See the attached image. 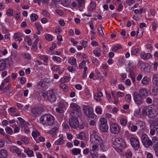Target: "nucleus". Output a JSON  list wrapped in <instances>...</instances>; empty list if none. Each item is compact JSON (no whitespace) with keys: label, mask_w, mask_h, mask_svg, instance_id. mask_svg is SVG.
Wrapping results in <instances>:
<instances>
[{"label":"nucleus","mask_w":158,"mask_h":158,"mask_svg":"<svg viewBox=\"0 0 158 158\" xmlns=\"http://www.w3.org/2000/svg\"><path fill=\"white\" fill-rule=\"evenodd\" d=\"M40 121L44 126H52L54 124L55 118L51 114H45L41 117Z\"/></svg>","instance_id":"nucleus-1"},{"label":"nucleus","mask_w":158,"mask_h":158,"mask_svg":"<svg viewBox=\"0 0 158 158\" xmlns=\"http://www.w3.org/2000/svg\"><path fill=\"white\" fill-rule=\"evenodd\" d=\"M113 148L118 152H121L125 148V143L122 139L117 138L112 141Z\"/></svg>","instance_id":"nucleus-2"},{"label":"nucleus","mask_w":158,"mask_h":158,"mask_svg":"<svg viewBox=\"0 0 158 158\" xmlns=\"http://www.w3.org/2000/svg\"><path fill=\"white\" fill-rule=\"evenodd\" d=\"M141 140L143 145L146 148H148L152 145V141L145 134H143L141 137Z\"/></svg>","instance_id":"nucleus-3"},{"label":"nucleus","mask_w":158,"mask_h":158,"mask_svg":"<svg viewBox=\"0 0 158 158\" xmlns=\"http://www.w3.org/2000/svg\"><path fill=\"white\" fill-rule=\"evenodd\" d=\"M132 95L135 102L137 105H141L143 103V98L139 95L138 92H134Z\"/></svg>","instance_id":"nucleus-4"},{"label":"nucleus","mask_w":158,"mask_h":158,"mask_svg":"<svg viewBox=\"0 0 158 158\" xmlns=\"http://www.w3.org/2000/svg\"><path fill=\"white\" fill-rule=\"evenodd\" d=\"M83 111L85 114L87 116L94 118V114L92 109L86 106H84L83 108Z\"/></svg>","instance_id":"nucleus-5"},{"label":"nucleus","mask_w":158,"mask_h":158,"mask_svg":"<svg viewBox=\"0 0 158 158\" xmlns=\"http://www.w3.org/2000/svg\"><path fill=\"white\" fill-rule=\"evenodd\" d=\"M69 124L72 128H77L79 126V122L78 119L74 117L71 118L69 119Z\"/></svg>","instance_id":"nucleus-6"},{"label":"nucleus","mask_w":158,"mask_h":158,"mask_svg":"<svg viewBox=\"0 0 158 158\" xmlns=\"http://www.w3.org/2000/svg\"><path fill=\"white\" fill-rule=\"evenodd\" d=\"M130 140L131 146L135 149L137 150L139 148V142L137 139L135 137H131Z\"/></svg>","instance_id":"nucleus-7"},{"label":"nucleus","mask_w":158,"mask_h":158,"mask_svg":"<svg viewBox=\"0 0 158 158\" xmlns=\"http://www.w3.org/2000/svg\"><path fill=\"white\" fill-rule=\"evenodd\" d=\"M110 132L113 134H118L120 132V127L118 124L113 123L110 126Z\"/></svg>","instance_id":"nucleus-8"},{"label":"nucleus","mask_w":158,"mask_h":158,"mask_svg":"<svg viewBox=\"0 0 158 158\" xmlns=\"http://www.w3.org/2000/svg\"><path fill=\"white\" fill-rule=\"evenodd\" d=\"M70 108L72 109L74 111V113H75L77 115H80L81 108L77 104L72 103L70 104Z\"/></svg>","instance_id":"nucleus-9"},{"label":"nucleus","mask_w":158,"mask_h":158,"mask_svg":"<svg viewBox=\"0 0 158 158\" xmlns=\"http://www.w3.org/2000/svg\"><path fill=\"white\" fill-rule=\"evenodd\" d=\"M48 99L52 102H54L56 101V98L53 90L48 91Z\"/></svg>","instance_id":"nucleus-10"},{"label":"nucleus","mask_w":158,"mask_h":158,"mask_svg":"<svg viewBox=\"0 0 158 158\" xmlns=\"http://www.w3.org/2000/svg\"><path fill=\"white\" fill-rule=\"evenodd\" d=\"M43 109L40 107H36L32 108L31 112L35 116H37L41 114L43 112Z\"/></svg>","instance_id":"nucleus-11"},{"label":"nucleus","mask_w":158,"mask_h":158,"mask_svg":"<svg viewBox=\"0 0 158 158\" xmlns=\"http://www.w3.org/2000/svg\"><path fill=\"white\" fill-rule=\"evenodd\" d=\"M10 151L12 153H15L17 154L18 156H19L21 155V152L19 148L17 146H12L10 148Z\"/></svg>","instance_id":"nucleus-12"},{"label":"nucleus","mask_w":158,"mask_h":158,"mask_svg":"<svg viewBox=\"0 0 158 158\" xmlns=\"http://www.w3.org/2000/svg\"><path fill=\"white\" fill-rule=\"evenodd\" d=\"M11 60V59L8 58L5 60H0V71H2L5 69L6 67V61Z\"/></svg>","instance_id":"nucleus-13"},{"label":"nucleus","mask_w":158,"mask_h":158,"mask_svg":"<svg viewBox=\"0 0 158 158\" xmlns=\"http://www.w3.org/2000/svg\"><path fill=\"white\" fill-rule=\"evenodd\" d=\"M150 116L151 118L156 117L158 114V108L156 107H155L152 108L151 107H150Z\"/></svg>","instance_id":"nucleus-14"},{"label":"nucleus","mask_w":158,"mask_h":158,"mask_svg":"<svg viewBox=\"0 0 158 158\" xmlns=\"http://www.w3.org/2000/svg\"><path fill=\"white\" fill-rule=\"evenodd\" d=\"M139 95L143 98H145L148 95V92L146 89L143 88L140 89L139 92Z\"/></svg>","instance_id":"nucleus-15"},{"label":"nucleus","mask_w":158,"mask_h":158,"mask_svg":"<svg viewBox=\"0 0 158 158\" xmlns=\"http://www.w3.org/2000/svg\"><path fill=\"white\" fill-rule=\"evenodd\" d=\"M152 144H153L154 150L158 149V138L156 136H153L152 138Z\"/></svg>","instance_id":"nucleus-16"},{"label":"nucleus","mask_w":158,"mask_h":158,"mask_svg":"<svg viewBox=\"0 0 158 158\" xmlns=\"http://www.w3.org/2000/svg\"><path fill=\"white\" fill-rule=\"evenodd\" d=\"M23 36V33L21 32H18L14 34L13 35L14 38L15 39H17L19 41L22 40L21 37Z\"/></svg>","instance_id":"nucleus-17"},{"label":"nucleus","mask_w":158,"mask_h":158,"mask_svg":"<svg viewBox=\"0 0 158 158\" xmlns=\"http://www.w3.org/2000/svg\"><path fill=\"white\" fill-rule=\"evenodd\" d=\"M140 68L141 71L145 72L147 71L148 69H149L148 65L144 63H140Z\"/></svg>","instance_id":"nucleus-18"},{"label":"nucleus","mask_w":158,"mask_h":158,"mask_svg":"<svg viewBox=\"0 0 158 158\" xmlns=\"http://www.w3.org/2000/svg\"><path fill=\"white\" fill-rule=\"evenodd\" d=\"M150 107H145L143 108L142 110V115L143 116H146L148 115V113L150 115Z\"/></svg>","instance_id":"nucleus-19"},{"label":"nucleus","mask_w":158,"mask_h":158,"mask_svg":"<svg viewBox=\"0 0 158 158\" xmlns=\"http://www.w3.org/2000/svg\"><path fill=\"white\" fill-rule=\"evenodd\" d=\"M140 57L142 59L146 60L152 58V56L150 53L146 54L144 52H142L140 54Z\"/></svg>","instance_id":"nucleus-20"},{"label":"nucleus","mask_w":158,"mask_h":158,"mask_svg":"<svg viewBox=\"0 0 158 158\" xmlns=\"http://www.w3.org/2000/svg\"><path fill=\"white\" fill-rule=\"evenodd\" d=\"M103 94L102 93L99 91L97 94L94 95V98L96 101L100 102L102 100Z\"/></svg>","instance_id":"nucleus-21"},{"label":"nucleus","mask_w":158,"mask_h":158,"mask_svg":"<svg viewBox=\"0 0 158 158\" xmlns=\"http://www.w3.org/2000/svg\"><path fill=\"white\" fill-rule=\"evenodd\" d=\"M69 63L74 67H77V64L76 63V60L75 58L73 57H70L68 60Z\"/></svg>","instance_id":"nucleus-22"},{"label":"nucleus","mask_w":158,"mask_h":158,"mask_svg":"<svg viewBox=\"0 0 158 158\" xmlns=\"http://www.w3.org/2000/svg\"><path fill=\"white\" fill-rule=\"evenodd\" d=\"M111 94L114 99V103L115 104H118L119 100L118 98L116 96L117 93L116 94L115 91H111Z\"/></svg>","instance_id":"nucleus-23"},{"label":"nucleus","mask_w":158,"mask_h":158,"mask_svg":"<svg viewBox=\"0 0 158 158\" xmlns=\"http://www.w3.org/2000/svg\"><path fill=\"white\" fill-rule=\"evenodd\" d=\"M70 151L72 152V154L74 156L79 155L81 153V150L78 148H73L71 150H70Z\"/></svg>","instance_id":"nucleus-24"},{"label":"nucleus","mask_w":158,"mask_h":158,"mask_svg":"<svg viewBox=\"0 0 158 158\" xmlns=\"http://www.w3.org/2000/svg\"><path fill=\"white\" fill-rule=\"evenodd\" d=\"M108 128L109 127L107 125H100V130L103 132H105L107 131L108 130Z\"/></svg>","instance_id":"nucleus-25"},{"label":"nucleus","mask_w":158,"mask_h":158,"mask_svg":"<svg viewBox=\"0 0 158 158\" xmlns=\"http://www.w3.org/2000/svg\"><path fill=\"white\" fill-rule=\"evenodd\" d=\"M60 138H59L55 142V144L56 145H62L64 143V141L61 138L63 136L61 135H60Z\"/></svg>","instance_id":"nucleus-26"},{"label":"nucleus","mask_w":158,"mask_h":158,"mask_svg":"<svg viewBox=\"0 0 158 158\" xmlns=\"http://www.w3.org/2000/svg\"><path fill=\"white\" fill-rule=\"evenodd\" d=\"M70 80V78L68 76H64L62 77L59 80L60 82L66 83L69 82Z\"/></svg>","instance_id":"nucleus-27"},{"label":"nucleus","mask_w":158,"mask_h":158,"mask_svg":"<svg viewBox=\"0 0 158 158\" xmlns=\"http://www.w3.org/2000/svg\"><path fill=\"white\" fill-rule=\"evenodd\" d=\"M152 81L154 85L158 87V75L154 74L152 77Z\"/></svg>","instance_id":"nucleus-28"},{"label":"nucleus","mask_w":158,"mask_h":158,"mask_svg":"<svg viewBox=\"0 0 158 158\" xmlns=\"http://www.w3.org/2000/svg\"><path fill=\"white\" fill-rule=\"evenodd\" d=\"M7 154L6 150L2 149L0 151V158H6Z\"/></svg>","instance_id":"nucleus-29"},{"label":"nucleus","mask_w":158,"mask_h":158,"mask_svg":"<svg viewBox=\"0 0 158 158\" xmlns=\"http://www.w3.org/2000/svg\"><path fill=\"white\" fill-rule=\"evenodd\" d=\"M99 145L100 148L103 152H106L107 150L108 146L104 141Z\"/></svg>","instance_id":"nucleus-30"},{"label":"nucleus","mask_w":158,"mask_h":158,"mask_svg":"<svg viewBox=\"0 0 158 158\" xmlns=\"http://www.w3.org/2000/svg\"><path fill=\"white\" fill-rule=\"evenodd\" d=\"M48 84V83L44 80L40 81L38 83L39 85L43 88H45L47 86Z\"/></svg>","instance_id":"nucleus-31"},{"label":"nucleus","mask_w":158,"mask_h":158,"mask_svg":"<svg viewBox=\"0 0 158 158\" xmlns=\"http://www.w3.org/2000/svg\"><path fill=\"white\" fill-rule=\"evenodd\" d=\"M39 58L43 60L44 63H47L48 61V56L45 55H40L39 56Z\"/></svg>","instance_id":"nucleus-32"},{"label":"nucleus","mask_w":158,"mask_h":158,"mask_svg":"<svg viewBox=\"0 0 158 158\" xmlns=\"http://www.w3.org/2000/svg\"><path fill=\"white\" fill-rule=\"evenodd\" d=\"M24 152L26 153L29 157H32L34 156L33 151L30 149L25 150L24 151Z\"/></svg>","instance_id":"nucleus-33"},{"label":"nucleus","mask_w":158,"mask_h":158,"mask_svg":"<svg viewBox=\"0 0 158 158\" xmlns=\"http://www.w3.org/2000/svg\"><path fill=\"white\" fill-rule=\"evenodd\" d=\"M30 19L31 21L34 22L38 20V16L35 13H32L30 15Z\"/></svg>","instance_id":"nucleus-34"},{"label":"nucleus","mask_w":158,"mask_h":158,"mask_svg":"<svg viewBox=\"0 0 158 158\" xmlns=\"http://www.w3.org/2000/svg\"><path fill=\"white\" fill-rule=\"evenodd\" d=\"M99 136L98 135H90V141L91 143H94V142H95Z\"/></svg>","instance_id":"nucleus-35"},{"label":"nucleus","mask_w":158,"mask_h":158,"mask_svg":"<svg viewBox=\"0 0 158 158\" xmlns=\"http://www.w3.org/2000/svg\"><path fill=\"white\" fill-rule=\"evenodd\" d=\"M21 140L22 141H23L25 144H28L29 142L30 139L26 136H22L21 138Z\"/></svg>","instance_id":"nucleus-36"},{"label":"nucleus","mask_w":158,"mask_h":158,"mask_svg":"<svg viewBox=\"0 0 158 158\" xmlns=\"http://www.w3.org/2000/svg\"><path fill=\"white\" fill-rule=\"evenodd\" d=\"M100 125H107V120L106 118H101L99 119Z\"/></svg>","instance_id":"nucleus-37"},{"label":"nucleus","mask_w":158,"mask_h":158,"mask_svg":"<svg viewBox=\"0 0 158 158\" xmlns=\"http://www.w3.org/2000/svg\"><path fill=\"white\" fill-rule=\"evenodd\" d=\"M141 110L139 108L136 109L134 111L133 115L136 117H139L140 116Z\"/></svg>","instance_id":"nucleus-38"},{"label":"nucleus","mask_w":158,"mask_h":158,"mask_svg":"<svg viewBox=\"0 0 158 158\" xmlns=\"http://www.w3.org/2000/svg\"><path fill=\"white\" fill-rule=\"evenodd\" d=\"M149 79L147 77H144L141 81V83L144 85H146L148 83Z\"/></svg>","instance_id":"nucleus-39"},{"label":"nucleus","mask_w":158,"mask_h":158,"mask_svg":"<svg viewBox=\"0 0 158 158\" xmlns=\"http://www.w3.org/2000/svg\"><path fill=\"white\" fill-rule=\"evenodd\" d=\"M103 142V141L102 138L100 136H99L95 142H94V143H95L96 144H97L99 145Z\"/></svg>","instance_id":"nucleus-40"},{"label":"nucleus","mask_w":158,"mask_h":158,"mask_svg":"<svg viewBox=\"0 0 158 158\" xmlns=\"http://www.w3.org/2000/svg\"><path fill=\"white\" fill-rule=\"evenodd\" d=\"M23 57L25 59H26L28 60H29L31 59V56L27 52H24L23 53Z\"/></svg>","instance_id":"nucleus-41"},{"label":"nucleus","mask_w":158,"mask_h":158,"mask_svg":"<svg viewBox=\"0 0 158 158\" xmlns=\"http://www.w3.org/2000/svg\"><path fill=\"white\" fill-rule=\"evenodd\" d=\"M120 122L121 125L124 126L127 124V119L123 118H121Z\"/></svg>","instance_id":"nucleus-42"},{"label":"nucleus","mask_w":158,"mask_h":158,"mask_svg":"<svg viewBox=\"0 0 158 158\" xmlns=\"http://www.w3.org/2000/svg\"><path fill=\"white\" fill-rule=\"evenodd\" d=\"M60 86L64 91L67 92L68 90V87L64 83H61L60 85Z\"/></svg>","instance_id":"nucleus-43"},{"label":"nucleus","mask_w":158,"mask_h":158,"mask_svg":"<svg viewBox=\"0 0 158 158\" xmlns=\"http://www.w3.org/2000/svg\"><path fill=\"white\" fill-rule=\"evenodd\" d=\"M57 130V127H53L51 130L48 131V132L51 135H54L56 134Z\"/></svg>","instance_id":"nucleus-44"},{"label":"nucleus","mask_w":158,"mask_h":158,"mask_svg":"<svg viewBox=\"0 0 158 158\" xmlns=\"http://www.w3.org/2000/svg\"><path fill=\"white\" fill-rule=\"evenodd\" d=\"M96 6L95 2L94 1H91L90 4L89 9L92 10L95 8Z\"/></svg>","instance_id":"nucleus-45"},{"label":"nucleus","mask_w":158,"mask_h":158,"mask_svg":"<svg viewBox=\"0 0 158 158\" xmlns=\"http://www.w3.org/2000/svg\"><path fill=\"white\" fill-rule=\"evenodd\" d=\"M131 96L130 94H127L125 98L126 102L128 103H130L131 100Z\"/></svg>","instance_id":"nucleus-46"},{"label":"nucleus","mask_w":158,"mask_h":158,"mask_svg":"<svg viewBox=\"0 0 158 158\" xmlns=\"http://www.w3.org/2000/svg\"><path fill=\"white\" fill-rule=\"evenodd\" d=\"M5 130L6 132L10 135H12L13 133L12 129L10 127H7L5 128Z\"/></svg>","instance_id":"nucleus-47"},{"label":"nucleus","mask_w":158,"mask_h":158,"mask_svg":"<svg viewBox=\"0 0 158 158\" xmlns=\"http://www.w3.org/2000/svg\"><path fill=\"white\" fill-rule=\"evenodd\" d=\"M52 59L54 61L59 63H60L61 61V58L58 56H54L52 57Z\"/></svg>","instance_id":"nucleus-48"},{"label":"nucleus","mask_w":158,"mask_h":158,"mask_svg":"<svg viewBox=\"0 0 158 158\" xmlns=\"http://www.w3.org/2000/svg\"><path fill=\"white\" fill-rule=\"evenodd\" d=\"M45 37L46 40L49 41H52L53 38L52 35L48 34H45Z\"/></svg>","instance_id":"nucleus-49"},{"label":"nucleus","mask_w":158,"mask_h":158,"mask_svg":"<svg viewBox=\"0 0 158 158\" xmlns=\"http://www.w3.org/2000/svg\"><path fill=\"white\" fill-rule=\"evenodd\" d=\"M6 14L8 16H11L13 15V11L12 9L9 8V9L6 11Z\"/></svg>","instance_id":"nucleus-50"},{"label":"nucleus","mask_w":158,"mask_h":158,"mask_svg":"<svg viewBox=\"0 0 158 158\" xmlns=\"http://www.w3.org/2000/svg\"><path fill=\"white\" fill-rule=\"evenodd\" d=\"M85 134L83 132H81L77 135V138L81 140L83 139L84 137Z\"/></svg>","instance_id":"nucleus-51"},{"label":"nucleus","mask_w":158,"mask_h":158,"mask_svg":"<svg viewBox=\"0 0 158 158\" xmlns=\"http://www.w3.org/2000/svg\"><path fill=\"white\" fill-rule=\"evenodd\" d=\"M80 7H83L85 4V0H76Z\"/></svg>","instance_id":"nucleus-52"},{"label":"nucleus","mask_w":158,"mask_h":158,"mask_svg":"<svg viewBox=\"0 0 158 158\" xmlns=\"http://www.w3.org/2000/svg\"><path fill=\"white\" fill-rule=\"evenodd\" d=\"M139 48H136L133 49L131 52V54L133 55H136L139 52Z\"/></svg>","instance_id":"nucleus-53"},{"label":"nucleus","mask_w":158,"mask_h":158,"mask_svg":"<svg viewBox=\"0 0 158 158\" xmlns=\"http://www.w3.org/2000/svg\"><path fill=\"white\" fill-rule=\"evenodd\" d=\"M35 25L37 30H42L43 27L39 23L36 22L35 23Z\"/></svg>","instance_id":"nucleus-54"},{"label":"nucleus","mask_w":158,"mask_h":158,"mask_svg":"<svg viewBox=\"0 0 158 158\" xmlns=\"http://www.w3.org/2000/svg\"><path fill=\"white\" fill-rule=\"evenodd\" d=\"M24 40L26 42H27L29 46H31V39L28 37H26L24 39Z\"/></svg>","instance_id":"nucleus-55"},{"label":"nucleus","mask_w":158,"mask_h":158,"mask_svg":"<svg viewBox=\"0 0 158 158\" xmlns=\"http://www.w3.org/2000/svg\"><path fill=\"white\" fill-rule=\"evenodd\" d=\"M130 77L132 80L133 83L135 81V75L134 72H131L130 73Z\"/></svg>","instance_id":"nucleus-56"},{"label":"nucleus","mask_w":158,"mask_h":158,"mask_svg":"<svg viewBox=\"0 0 158 158\" xmlns=\"http://www.w3.org/2000/svg\"><path fill=\"white\" fill-rule=\"evenodd\" d=\"M95 111L97 114H101L102 113V109L100 107L98 106L96 108Z\"/></svg>","instance_id":"nucleus-57"},{"label":"nucleus","mask_w":158,"mask_h":158,"mask_svg":"<svg viewBox=\"0 0 158 158\" xmlns=\"http://www.w3.org/2000/svg\"><path fill=\"white\" fill-rule=\"evenodd\" d=\"M51 70L53 71H56L57 72H58L60 70V69L58 65H55L51 68Z\"/></svg>","instance_id":"nucleus-58"},{"label":"nucleus","mask_w":158,"mask_h":158,"mask_svg":"<svg viewBox=\"0 0 158 158\" xmlns=\"http://www.w3.org/2000/svg\"><path fill=\"white\" fill-rule=\"evenodd\" d=\"M90 153L93 158H97L98 155L96 152H95L92 151H90Z\"/></svg>","instance_id":"nucleus-59"},{"label":"nucleus","mask_w":158,"mask_h":158,"mask_svg":"<svg viewBox=\"0 0 158 158\" xmlns=\"http://www.w3.org/2000/svg\"><path fill=\"white\" fill-rule=\"evenodd\" d=\"M121 46L120 45H117L114 46L112 48V51L114 52H115L118 49L121 48Z\"/></svg>","instance_id":"nucleus-60"},{"label":"nucleus","mask_w":158,"mask_h":158,"mask_svg":"<svg viewBox=\"0 0 158 158\" xmlns=\"http://www.w3.org/2000/svg\"><path fill=\"white\" fill-rule=\"evenodd\" d=\"M94 54L96 56L98 57L101 55L100 51L99 50H94L93 51Z\"/></svg>","instance_id":"nucleus-61"},{"label":"nucleus","mask_w":158,"mask_h":158,"mask_svg":"<svg viewBox=\"0 0 158 158\" xmlns=\"http://www.w3.org/2000/svg\"><path fill=\"white\" fill-rule=\"evenodd\" d=\"M98 30L99 35L102 36L104 35V33L103 31L102 28L100 26H98Z\"/></svg>","instance_id":"nucleus-62"},{"label":"nucleus","mask_w":158,"mask_h":158,"mask_svg":"<svg viewBox=\"0 0 158 158\" xmlns=\"http://www.w3.org/2000/svg\"><path fill=\"white\" fill-rule=\"evenodd\" d=\"M39 135V132L37 131H34L32 133V135L34 138H35Z\"/></svg>","instance_id":"nucleus-63"},{"label":"nucleus","mask_w":158,"mask_h":158,"mask_svg":"<svg viewBox=\"0 0 158 158\" xmlns=\"http://www.w3.org/2000/svg\"><path fill=\"white\" fill-rule=\"evenodd\" d=\"M132 156V153L130 151L127 152L125 154V156L126 158H131Z\"/></svg>","instance_id":"nucleus-64"}]
</instances>
